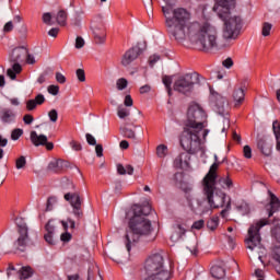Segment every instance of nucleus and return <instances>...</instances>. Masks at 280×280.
Masks as SVG:
<instances>
[{
  "instance_id": "obj_1",
  "label": "nucleus",
  "mask_w": 280,
  "mask_h": 280,
  "mask_svg": "<svg viewBox=\"0 0 280 280\" xmlns=\"http://www.w3.org/2000/svg\"><path fill=\"white\" fill-rule=\"evenodd\" d=\"M168 34L177 43L189 40L201 49L218 47V28L209 22L192 21L194 13L185 7H176L172 1L161 3Z\"/></svg>"
},
{
  "instance_id": "obj_2",
  "label": "nucleus",
  "mask_w": 280,
  "mask_h": 280,
  "mask_svg": "<svg viewBox=\"0 0 280 280\" xmlns=\"http://www.w3.org/2000/svg\"><path fill=\"white\" fill-rule=\"evenodd\" d=\"M205 128H207V112L200 104L191 103L179 137L183 150L191 154H198L202 150V144L206 143L207 137H209L210 130Z\"/></svg>"
},
{
  "instance_id": "obj_3",
  "label": "nucleus",
  "mask_w": 280,
  "mask_h": 280,
  "mask_svg": "<svg viewBox=\"0 0 280 280\" xmlns=\"http://www.w3.org/2000/svg\"><path fill=\"white\" fill-rule=\"evenodd\" d=\"M217 172L218 164H214L202 180L203 194L209 207H205V199L200 198H188V203L192 211H197L201 215L211 213V209H224L221 211V215L224 218L226 211L231 209V197L215 187Z\"/></svg>"
},
{
  "instance_id": "obj_4",
  "label": "nucleus",
  "mask_w": 280,
  "mask_h": 280,
  "mask_svg": "<svg viewBox=\"0 0 280 280\" xmlns=\"http://www.w3.org/2000/svg\"><path fill=\"white\" fill-rule=\"evenodd\" d=\"M131 209L133 215L129 220V230L125 237V244L128 253H130L132 247L137 242H140V240H145V242H154V240H156V235H154V228H152V221L145 218L147 215H150L152 207H150V205H135Z\"/></svg>"
},
{
  "instance_id": "obj_5",
  "label": "nucleus",
  "mask_w": 280,
  "mask_h": 280,
  "mask_svg": "<svg viewBox=\"0 0 280 280\" xmlns=\"http://www.w3.org/2000/svg\"><path fill=\"white\" fill-rule=\"evenodd\" d=\"M233 10H235V1H218L213 5V12L223 21V40H235L244 26L242 16L233 13Z\"/></svg>"
},
{
  "instance_id": "obj_6",
  "label": "nucleus",
  "mask_w": 280,
  "mask_h": 280,
  "mask_svg": "<svg viewBox=\"0 0 280 280\" xmlns=\"http://www.w3.org/2000/svg\"><path fill=\"white\" fill-rule=\"evenodd\" d=\"M170 272L163 269V256L161 254H153L144 264L143 280H168Z\"/></svg>"
},
{
  "instance_id": "obj_7",
  "label": "nucleus",
  "mask_w": 280,
  "mask_h": 280,
  "mask_svg": "<svg viewBox=\"0 0 280 280\" xmlns=\"http://www.w3.org/2000/svg\"><path fill=\"white\" fill-rule=\"evenodd\" d=\"M268 224V221L266 219H261L250 225L248 229V238L245 240V244L252 253H257L258 259L261 260V255L266 253V247L261 245V235L259 234V231L262 229V226H266Z\"/></svg>"
},
{
  "instance_id": "obj_8",
  "label": "nucleus",
  "mask_w": 280,
  "mask_h": 280,
  "mask_svg": "<svg viewBox=\"0 0 280 280\" xmlns=\"http://www.w3.org/2000/svg\"><path fill=\"white\" fill-rule=\"evenodd\" d=\"M196 84H200V74L196 72L186 73L175 80L173 89L174 91H177V93L187 95L194 91V86H196Z\"/></svg>"
},
{
  "instance_id": "obj_9",
  "label": "nucleus",
  "mask_w": 280,
  "mask_h": 280,
  "mask_svg": "<svg viewBox=\"0 0 280 280\" xmlns=\"http://www.w3.org/2000/svg\"><path fill=\"white\" fill-rule=\"evenodd\" d=\"M25 58H27V48L22 46L12 50L10 62H13V65L7 70V75L10 78V80H16V74L23 71L21 62H24Z\"/></svg>"
},
{
  "instance_id": "obj_10",
  "label": "nucleus",
  "mask_w": 280,
  "mask_h": 280,
  "mask_svg": "<svg viewBox=\"0 0 280 280\" xmlns=\"http://www.w3.org/2000/svg\"><path fill=\"white\" fill-rule=\"evenodd\" d=\"M15 225L18 226L19 236L13 246L16 250L25 253L27 246H30V231L27 229V223H25V219L18 217L15 218Z\"/></svg>"
},
{
  "instance_id": "obj_11",
  "label": "nucleus",
  "mask_w": 280,
  "mask_h": 280,
  "mask_svg": "<svg viewBox=\"0 0 280 280\" xmlns=\"http://www.w3.org/2000/svg\"><path fill=\"white\" fill-rule=\"evenodd\" d=\"M91 30L95 43H97V45H104L106 42V27L104 26V19L101 15L92 20Z\"/></svg>"
},
{
  "instance_id": "obj_12",
  "label": "nucleus",
  "mask_w": 280,
  "mask_h": 280,
  "mask_svg": "<svg viewBox=\"0 0 280 280\" xmlns=\"http://www.w3.org/2000/svg\"><path fill=\"white\" fill-rule=\"evenodd\" d=\"M142 54L143 48L141 47V44H138L124 54L121 58V66L129 67V65H132V62H135V60H137Z\"/></svg>"
},
{
  "instance_id": "obj_13",
  "label": "nucleus",
  "mask_w": 280,
  "mask_h": 280,
  "mask_svg": "<svg viewBox=\"0 0 280 280\" xmlns=\"http://www.w3.org/2000/svg\"><path fill=\"white\" fill-rule=\"evenodd\" d=\"M185 151L186 152L180 153L174 160L173 165H174V167H176V170H189V163L191 161V155L190 154H196V153H191L187 150H185Z\"/></svg>"
},
{
  "instance_id": "obj_14",
  "label": "nucleus",
  "mask_w": 280,
  "mask_h": 280,
  "mask_svg": "<svg viewBox=\"0 0 280 280\" xmlns=\"http://www.w3.org/2000/svg\"><path fill=\"white\" fill-rule=\"evenodd\" d=\"M272 235L276 238V244L271 249V258L280 266V226L272 230Z\"/></svg>"
},
{
  "instance_id": "obj_15",
  "label": "nucleus",
  "mask_w": 280,
  "mask_h": 280,
  "mask_svg": "<svg viewBox=\"0 0 280 280\" xmlns=\"http://www.w3.org/2000/svg\"><path fill=\"white\" fill-rule=\"evenodd\" d=\"M57 224H58V221L51 219L45 225V230L47 233L44 235V240L47 242V244H50L51 246L56 244V240H54V235H56Z\"/></svg>"
},
{
  "instance_id": "obj_16",
  "label": "nucleus",
  "mask_w": 280,
  "mask_h": 280,
  "mask_svg": "<svg viewBox=\"0 0 280 280\" xmlns=\"http://www.w3.org/2000/svg\"><path fill=\"white\" fill-rule=\"evenodd\" d=\"M185 233H187V229L183 223H175L172 226L171 241L174 243L180 242L182 237H185Z\"/></svg>"
},
{
  "instance_id": "obj_17",
  "label": "nucleus",
  "mask_w": 280,
  "mask_h": 280,
  "mask_svg": "<svg viewBox=\"0 0 280 280\" xmlns=\"http://www.w3.org/2000/svg\"><path fill=\"white\" fill-rule=\"evenodd\" d=\"M215 110L222 117H224V115H229V101L226 97H223L222 95L217 96Z\"/></svg>"
},
{
  "instance_id": "obj_18",
  "label": "nucleus",
  "mask_w": 280,
  "mask_h": 280,
  "mask_svg": "<svg viewBox=\"0 0 280 280\" xmlns=\"http://www.w3.org/2000/svg\"><path fill=\"white\" fill-rule=\"evenodd\" d=\"M268 194H269L270 202L269 205L266 206V210L268 211L269 218H272V215H275V213L279 211L280 201H279V198H277V196H275V194H272L271 191H268Z\"/></svg>"
},
{
  "instance_id": "obj_19",
  "label": "nucleus",
  "mask_w": 280,
  "mask_h": 280,
  "mask_svg": "<svg viewBox=\"0 0 280 280\" xmlns=\"http://www.w3.org/2000/svg\"><path fill=\"white\" fill-rule=\"evenodd\" d=\"M16 119V113L10 107H4L0 112V120L2 124H14Z\"/></svg>"
},
{
  "instance_id": "obj_20",
  "label": "nucleus",
  "mask_w": 280,
  "mask_h": 280,
  "mask_svg": "<svg viewBox=\"0 0 280 280\" xmlns=\"http://www.w3.org/2000/svg\"><path fill=\"white\" fill-rule=\"evenodd\" d=\"M65 200L71 205V207H82V199L80 192H68L65 195Z\"/></svg>"
},
{
  "instance_id": "obj_21",
  "label": "nucleus",
  "mask_w": 280,
  "mask_h": 280,
  "mask_svg": "<svg viewBox=\"0 0 280 280\" xmlns=\"http://www.w3.org/2000/svg\"><path fill=\"white\" fill-rule=\"evenodd\" d=\"M128 126H130V124L125 122V125L122 127H120V132L124 137H126V139H131V141H133V143H139V138L137 137V133L135 132V130L128 128Z\"/></svg>"
},
{
  "instance_id": "obj_22",
  "label": "nucleus",
  "mask_w": 280,
  "mask_h": 280,
  "mask_svg": "<svg viewBox=\"0 0 280 280\" xmlns=\"http://www.w3.org/2000/svg\"><path fill=\"white\" fill-rule=\"evenodd\" d=\"M257 148L265 156H270V154H272V143L266 141L265 139L258 140Z\"/></svg>"
},
{
  "instance_id": "obj_23",
  "label": "nucleus",
  "mask_w": 280,
  "mask_h": 280,
  "mask_svg": "<svg viewBox=\"0 0 280 280\" xmlns=\"http://www.w3.org/2000/svg\"><path fill=\"white\" fill-rule=\"evenodd\" d=\"M31 142L36 148H38L39 145H45V143H47V136L38 135L36 131H32L31 132Z\"/></svg>"
},
{
  "instance_id": "obj_24",
  "label": "nucleus",
  "mask_w": 280,
  "mask_h": 280,
  "mask_svg": "<svg viewBox=\"0 0 280 280\" xmlns=\"http://www.w3.org/2000/svg\"><path fill=\"white\" fill-rule=\"evenodd\" d=\"M234 106H240L242 102H244V97H246V94L244 93V89L236 88L232 94Z\"/></svg>"
},
{
  "instance_id": "obj_25",
  "label": "nucleus",
  "mask_w": 280,
  "mask_h": 280,
  "mask_svg": "<svg viewBox=\"0 0 280 280\" xmlns=\"http://www.w3.org/2000/svg\"><path fill=\"white\" fill-rule=\"evenodd\" d=\"M272 131L276 138V150L280 152V124L279 120L272 122Z\"/></svg>"
},
{
  "instance_id": "obj_26",
  "label": "nucleus",
  "mask_w": 280,
  "mask_h": 280,
  "mask_svg": "<svg viewBox=\"0 0 280 280\" xmlns=\"http://www.w3.org/2000/svg\"><path fill=\"white\" fill-rule=\"evenodd\" d=\"M211 276L214 279H224V277H226V271L220 266H213L211 268Z\"/></svg>"
},
{
  "instance_id": "obj_27",
  "label": "nucleus",
  "mask_w": 280,
  "mask_h": 280,
  "mask_svg": "<svg viewBox=\"0 0 280 280\" xmlns=\"http://www.w3.org/2000/svg\"><path fill=\"white\" fill-rule=\"evenodd\" d=\"M117 172L118 174H120L121 176L128 174L129 176H132V174H135V167H132V165H121L118 164L117 165Z\"/></svg>"
},
{
  "instance_id": "obj_28",
  "label": "nucleus",
  "mask_w": 280,
  "mask_h": 280,
  "mask_svg": "<svg viewBox=\"0 0 280 280\" xmlns=\"http://www.w3.org/2000/svg\"><path fill=\"white\" fill-rule=\"evenodd\" d=\"M187 249L191 255H198V238L194 236L187 244Z\"/></svg>"
},
{
  "instance_id": "obj_29",
  "label": "nucleus",
  "mask_w": 280,
  "mask_h": 280,
  "mask_svg": "<svg viewBox=\"0 0 280 280\" xmlns=\"http://www.w3.org/2000/svg\"><path fill=\"white\" fill-rule=\"evenodd\" d=\"M56 23L65 27L67 25V11L60 10L56 15Z\"/></svg>"
},
{
  "instance_id": "obj_30",
  "label": "nucleus",
  "mask_w": 280,
  "mask_h": 280,
  "mask_svg": "<svg viewBox=\"0 0 280 280\" xmlns=\"http://www.w3.org/2000/svg\"><path fill=\"white\" fill-rule=\"evenodd\" d=\"M57 205H58V197L56 196L48 197L45 211H54Z\"/></svg>"
},
{
  "instance_id": "obj_31",
  "label": "nucleus",
  "mask_w": 280,
  "mask_h": 280,
  "mask_svg": "<svg viewBox=\"0 0 280 280\" xmlns=\"http://www.w3.org/2000/svg\"><path fill=\"white\" fill-rule=\"evenodd\" d=\"M219 183L223 189H233V179H231L229 176L221 177Z\"/></svg>"
},
{
  "instance_id": "obj_32",
  "label": "nucleus",
  "mask_w": 280,
  "mask_h": 280,
  "mask_svg": "<svg viewBox=\"0 0 280 280\" xmlns=\"http://www.w3.org/2000/svg\"><path fill=\"white\" fill-rule=\"evenodd\" d=\"M167 154H168L167 145L159 144L156 147V156H158V159H165V156H167Z\"/></svg>"
},
{
  "instance_id": "obj_33",
  "label": "nucleus",
  "mask_w": 280,
  "mask_h": 280,
  "mask_svg": "<svg viewBox=\"0 0 280 280\" xmlns=\"http://www.w3.org/2000/svg\"><path fill=\"white\" fill-rule=\"evenodd\" d=\"M117 116L119 119H126V117H130V109L124 107V105H119L117 108Z\"/></svg>"
},
{
  "instance_id": "obj_34",
  "label": "nucleus",
  "mask_w": 280,
  "mask_h": 280,
  "mask_svg": "<svg viewBox=\"0 0 280 280\" xmlns=\"http://www.w3.org/2000/svg\"><path fill=\"white\" fill-rule=\"evenodd\" d=\"M59 223L62 225L65 232L69 231V224L70 229H75V221H73L71 218H68L67 221L61 220Z\"/></svg>"
},
{
  "instance_id": "obj_35",
  "label": "nucleus",
  "mask_w": 280,
  "mask_h": 280,
  "mask_svg": "<svg viewBox=\"0 0 280 280\" xmlns=\"http://www.w3.org/2000/svg\"><path fill=\"white\" fill-rule=\"evenodd\" d=\"M25 165H27V159L24 155L15 160L16 170H24Z\"/></svg>"
},
{
  "instance_id": "obj_36",
  "label": "nucleus",
  "mask_w": 280,
  "mask_h": 280,
  "mask_svg": "<svg viewBox=\"0 0 280 280\" xmlns=\"http://www.w3.org/2000/svg\"><path fill=\"white\" fill-rule=\"evenodd\" d=\"M218 224H220V219L214 217L208 221L207 226L210 231H215L218 229Z\"/></svg>"
},
{
  "instance_id": "obj_37",
  "label": "nucleus",
  "mask_w": 280,
  "mask_h": 280,
  "mask_svg": "<svg viewBox=\"0 0 280 280\" xmlns=\"http://www.w3.org/2000/svg\"><path fill=\"white\" fill-rule=\"evenodd\" d=\"M116 89L118 91H124L125 89H128V80L125 78H120L116 81Z\"/></svg>"
},
{
  "instance_id": "obj_38",
  "label": "nucleus",
  "mask_w": 280,
  "mask_h": 280,
  "mask_svg": "<svg viewBox=\"0 0 280 280\" xmlns=\"http://www.w3.org/2000/svg\"><path fill=\"white\" fill-rule=\"evenodd\" d=\"M43 23H45V25H56V21H54V16H51L49 12L43 14Z\"/></svg>"
},
{
  "instance_id": "obj_39",
  "label": "nucleus",
  "mask_w": 280,
  "mask_h": 280,
  "mask_svg": "<svg viewBox=\"0 0 280 280\" xmlns=\"http://www.w3.org/2000/svg\"><path fill=\"white\" fill-rule=\"evenodd\" d=\"M20 275H21V279H30V277H32V268L22 267Z\"/></svg>"
},
{
  "instance_id": "obj_40",
  "label": "nucleus",
  "mask_w": 280,
  "mask_h": 280,
  "mask_svg": "<svg viewBox=\"0 0 280 280\" xmlns=\"http://www.w3.org/2000/svg\"><path fill=\"white\" fill-rule=\"evenodd\" d=\"M48 170H49V172H59L60 171V161H58V160L51 161L48 164Z\"/></svg>"
},
{
  "instance_id": "obj_41",
  "label": "nucleus",
  "mask_w": 280,
  "mask_h": 280,
  "mask_svg": "<svg viewBox=\"0 0 280 280\" xmlns=\"http://www.w3.org/2000/svg\"><path fill=\"white\" fill-rule=\"evenodd\" d=\"M272 31V24L265 22L262 24V31H261V35L262 36H270V32Z\"/></svg>"
},
{
  "instance_id": "obj_42",
  "label": "nucleus",
  "mask_w": 280,
  "mask_h": 280,
  "mask_svg": "<svg viewBox=\"0 0 280 280\" xmlns=\"http://www.w3.org/2000/svg\"><path fill=\"white\" fill-rule=\"evenodd\" d=\"M21 137H23V129H14L11 132L12 141H19V139H21Z\"/></svg>"
},
{
  "instance_id": "obj_43",
  "label": "nucleus",
  "mask_w": 280,
  "mask_h": 280,
  "mask_svg": "<svg viewBox=\"0 0 280 280\" xmlns=\"http://www.w3.org/2000/svg\"><path fill=\"white\" fill-rule=\"evenodd\" d=\"M162 82L166 86L170 95L172 93V77H163Z\"/></svg>"
},
{
  "instance_id": "obj_44",
  "label": "nucleus",
  "mask_w": 280,
  "mask_h": 280,
  "mask_svg": "<svg viewBox=\"0 0 280 280\" xmlns=\"http://www.w3.org/2000/svg\"><path fill=\"white\" fill-rule=\"evenodd\" d=\"M75 75H77L79 82H86V74L84 73L83 69H78L75 71Z\"/></svg>"
},
{
  "instance_id": "obj_45",
  "label": "nucleus",
  "mask_w": 280,
  "mask_h": 280,
  "mask_svg": "<svg viewBox=\"0 0 280 280\" xmlns=\"http://www.w3.org/2000/svg\"><path fill=\"white\" fill-rule=\"evenodd\" d=\"M48 117H49L50 121H52V124H56V121H58V110L51 109L48 113Z\"/></svg>"
},
{
  "instance_id": "obj_46",
  "label": "nucleus",
  "mask_w": 280,
  "mask_h": 280,
  "mask_svg": "<svg viewBox=\"0 0 280 280\" xmlns=\"http://www.w3.org/2000/svg\"><path fill=\"white\" fill-rule=\"evenodd\" d=\"M243 153H244L245 159H253V149H250L249 145H245L243 148Z\"/></svg>"
},
{
  "instance_id": "obj_47",
  "label": "nucleus",
  "mask_w": 280,
  "mask_h": 280,
  "mask_svg": "<svg viewBox=\"0 0 280 280\" xmlns=\"http://www.w3.org/2000/svg\"><path fill=\"white\" fill-rule=\"evenodd\" d=\"M47 91L50 95H58V93H60V88L58 85H49Z\"/></svg>"
},
{
  "instance_id": "obj_48",
  "label": "nucleus",
  "mask_w": 280,
  "mask_h": 280,
  "mask_svg": "<svg viewBox=\"0 0 280 280\" xmlns=\"http://www.w3.org/2000/svg\"><path fill=\"white\" fill-rule=\"evenodd\" d=\"M205 226V220H198L195 221L191 225V229H196V231H200V229H202Z\"/></svg>"
},
{
  "instance_id": "obj_49",
  "label": "nucleus",
  "mask_w": 280,
  "mask_h": 280,
  "mask_svg": "<svg viewBox=\"0 0 280 280\" xmlns=\"http://www.w3.org/2000/svg\"><path fill=\"white\" fill-rule=\"evenodd\" d=\"M84 45H85L84 38H82L81 36H78L75 38V45H74L75 49H82Z\"/></svg>"
},
{
  "instance_id": "obj_50",
  "label": "nucleus",
  "mask_w": 280,
  "mask_h": 280,
  "mask_svg": "<svg viewBox=\"0 0 280 280\" xmlns=\"http://www.w3.org/2000/svg\"><path fill=\"white\" fill-rule=\"evenodd\" d=\"M85 138L89 145H97V140H95V137H93V135L86 133Z\"/></svg>"
},
{
  "instance_id": "obj_51",
  "label": "nucleus",
  "mask_w": 280,
  "mask_h": 280,
  "mask_svg": "<svg viewBox=\"0 0 280 280\" xmlns=\"http://www.w3.org/2000/svg\"><path fill=\"white\" fill-rule=\"evenodd\" d=\"M159 60H161V56H159V55H153V56H151V57L149 58V65H150V67L155 66Z\"/></svg>"
},
{
  "instance_id": "obj_52",
  "label": "nucleus",
  "mask_w": 280,
  "mask_h": 280,
  "mask_svg": "<svg viewBox=\"0 0 280 280\" xmlns=\"http://www.w3.org/2000/svg\"><path fill=\"white\" fill-rule=\"evenodd\" d=\"M11 106H21V100L19 97H7Z\"/></svg>"
},
{
  "instance_id": "obj_53",
  "label": "nucleus",
  "mask_w": 280,
  "mask_h": 280,
  "mask_svg": "<svg viewBox=\"0 0 280 280\" xmlns=\"http://www.w3.org/2000/svg\"><path fill=\"white\" fill-rule=\"evenodd\" d=\"M12 30H14V22L12 21L7 22L3 26V32L8 33V32H12Z\"/></svg>"
},
{
  "instance_id": "obj_54",
  "label": "nucleus",
  "mask_w": 280,
  "mask_h": 280,
  "mask_svg": "<svg viewBox=\"0 0 280 280\" xmlns=\"http://www.w3.org/2000/svg\"><path fill=\"white\" fill-rule=\"evenodd\" d=\"M37 106H40L42 104H45V95L38 94L35 100H33Z\"/></svg>"
},
{
  "instance_id": "obj_55",
  "label": "nucleus",
  "mask_w": 280,
  "mask_h": 280,
  "mask_svg": "<svg viewBox=\"0 0 280 280\" xmlns=\"http://www.w3.org/2000/svg\"><path fill=\"white\" fill-rule=\"evenodd\" d=\"M23 121H24V124H26L27 126H30L31 124L34 122V116H33V115H30V114H26V115H24V117H23Z\"/></svg>"
},
{
  "instance_id": "obj_56",
  "label": "nucleus",
  "mask_w": 280,
  "mask_h": 280,
  "mask_svg": "<svg viewBox=\"0 0 280 280\" xmlns=\"http://www.w3.org/2000/svg\"><path fill=\"white\" fill-rule=\"evenodd\" d=\"M71 237L72 235L69 232L61 233L60 235L61 242H71Z\"/></svg>"
},
{
  "instance_id": "obj_57",
  "label": "nucleus",
  "mask_w": 280,
  "mask_h": 280,
  "mask_svg": "<svg viewBox=\"0 0 280 280\" xmlns=\"http://www.w3.org/2000/svg\"><path fill=\"white\" fill-rule=\"evenodd\" d=\"M36 106H38V105L36 104V101H34V100H28L26 102L27 110H34V108H36Z\"/></svg>"
},
{
  "instance_id": "obj_58",
  "label": "nucleus",
  "mask_w": 280,
  "mask_h": 280,
  "mask_svg": "<svg viewBox=\"0 0 280 280\" xmlns=\"http://www.w3.org/2000/svg\"><path fill=\"white\" fill-rule=\"evenodd\" d=\"M70 148H72V150H74L75 152H80V150H82V144L72 140L70 142Z\"/></svg>"
},
{
  "instance_id": "obj_59",
  "label": "nucleus",
  "mask_w": 280,
  "mask_h": 280,
  "mask_svg": "<svg viewBox=\"0 0 280 280\" xmlns=\"http://www.w3.org/2000/svg\"><path fill=\"white\" fill-rule=\"evenodd\" d=\"M82 206H78V207H72L73 211V215H75V218H82V210H81Z\"/></svg>"
},
{
  "instance_id": "obj_60",
  "label": "nucleus",
  "mask_w": 280,
  "mask_h": 280,
  "mask_svg": "<svg viewBox=\"0 0 280 280\" xmlns=\"http://www.w3.org/2000/svg\"><path fill=\"white\" fill-rule=\"evenodd\" d=\"M124 104H125V106H127V107H131V106H132L133 101H132V96H130V94H127V95L125 96Z\"/></svg>"
},
{
  "instance_id": "obj_61",
  "label": "nucleus",
  "mask_w": 280,
  "mask_h": 280,
  "mask_svg": "<svg viewBox=\"0 0 280 280\" xmlns=\"http://www.w3.org/2000/svg\"><path fill=\"white\" fill-rule=\"evenodd\" d=\"M56 80L57 82H59V84H65V82H67V78H65L63 74L60 72L56 73Z\"/></svg>"
},
{
  "instance_id": "obj_62",
  "label": "nucleus",
  "mask_w": 280,
  "mask_h": 280,
  "mask_svg": "<svg viewBox=\"0 0 280 280\" xmlns=\"http://www.w3.org/2000/svg\"><path fill=\"white\" fill-rule=\"evenodd\" d=\"M150 91H152V86L150 84H145L140 88L141 95L150 93Z\"/></svg>"
},
{
  "instance_id": "obj_63",
  "label": "nucleus",
  "mask_w": 280,
  "mask_h": 280,
  "mask_svg": "<svg viewBox=\"0 0 280 280\" xmlns=\"http://www.w3.org/2000/svg\"><path fill=\"white\" fill-rule=\"evenodd\" d=\"M223 67H225V69H231V67H233V59L226 58V59L223 61Z\"/></svg>"
},
{
  "instance_id": "obj_64",
  "label": "nucleus",
  "mask_w": 280,
  "mask_h": 280,
  "mask_svg": "<svg viewBox=\"0 0 280 280\" xmlns=\"http://www.w3.org/2000/svg\"><path fill=\"white\" fill-rule=\"evenodd\" d=\"M58 32H60V28L54 27L48 32V35H50L52 38H56V36H58Z\"/></svg>"
}]
</instances>
